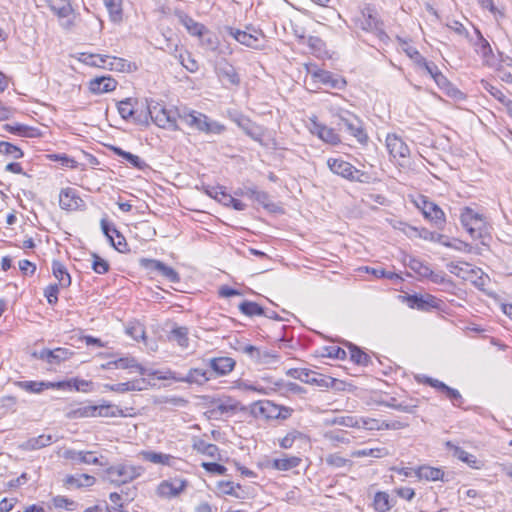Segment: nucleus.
<instances>
[{"label":"nucleus","instance_id":"obj_1","mask_svg":"<svg viewBox=\"0 0 512 512\" xmlns=\"http://www.w3.org/2000/svg\"><path fill=\"white\" fill-rule=\"evenodd\" d=\"M177 117L186 126L201 133L218 135L225 131L223 124L196 110L182 109L177 112Z\"/></svg>","mask_w":512,"mask_h":512},{"label":"nucleus","instance_id":"obj_2","mask_svg":"<svg viewBox=\"0 0 512 512\" xmlns=\"http://www.w3.org/2000/svg\"><path fill=\"white\" fill-rule=\"evenodd\" d=\"M144 113L147 118V125L149 119H151L160 128L178 130L177 112L167 109L162 103L152 99L146 100Z\"/></svg>","mask_w":512,"mask_h":512},{"label":"nucleus","instance_id":"obj_3","mask_svg":"<svg viewBox=\"0 0 512 512\" xmlns=\"http://www.w3.org/2000/svg\"><path fill=\"white\" fill-rule=\"evenodd\" d=\"M144 469L141 466L118 464L105 471L106 479L114 485L120 486L129 483L141 476Z\"/></svg>","mask_w":512,"mask_h":512},{"label":"nucleus","instance_id":"obj_4","mask_svg":"<svg viewBox=\"0 0 512 512\" xmlns=\"http://www.w3.org/2000/svg\"><path fill=\"white\" fill-rule=\"evenodd\" d=\"M144 107L145 103L133 98H126L117 105L118 112L124 120H130L136 125L147 126Z\"/></svg>","mask_w":512,"mask_h":512},{"label":"nucleus","instance_id":"obj_5","mask_svg":"<svg viewBox=\"0 0 512 512\" xmlns=\"http://www.w3.org/2000/svg\"><path fill=\"white\" fill-rule=\"evenodd\" d=\"M337 125L340 129L345 130L350 135L354 136L361 144L368 141V135L363 129L362 121L349 111H343L338 115Z\"/></svg>","mask_w":512,"mask_h":512},{"label":"nucleus","instance_id":"obj_6","mask_svg":"<svg viewBox=\"0 0 512 512\" xmlns=\"http://www.w3.org/2000/svg\"><path fill=\"white\" fill-rule=\"evenodd\" d=\"M159 379L173 380L176 382L204 385L206 382L213 379L212 373L208 370L201 368H191L186 375H182L175 371H167L164 376H160Z\"/></svg>","mask_w":512,"mask_h":512},{"label":"nucleus","instance_id":"obj_7","mask_svg":"<svg viewBox=\"0 0 512 512\" xmlns=\"http://www.w3.org/2000/svg\"><path fill=\"white\" fill-rule=\"evenodd\" d=\"M214 72L222 86L226 89L239 87L241 84V78L236 68L225 58L215 62Z\"/></svg>","mask_w":512,"mask_h":512},{"label":"nucleus","instance_id":"obj_8","mask_svg":"<svg viewBox=\"0 0 512 512\" xmlns=\"http://www.w3.org/2000/svg\"><path fill=\"white\" fill-rule=\"evenodd\" d=\"M327 166L334 174L349 181L363 182V177H367L365 172L355 168L342 158H328Z\"/></svg>","mask_w":512,"mask_h":512},{"label":"nucleus","instance_id":"obj_9","mask_svg":"<svg viewBox=\"0 0 512 512\" xmlns=\"http://www.w3.org/2000/svg\"><path fill=\"white\" fill-rule=\"evenodd\" d=\"M307 71L315 82L331 89L343 90L347 85L344 77L330 71L317 68L315 65L307 66Z\"/></svg>","mask_w":512,"mask_h":512},{"label":"nucleus","instance_id":"obj_10","mask_svg":"<svg viewBox=\"0 0 512 512\" xmlns=\"http://www.w3.org/2000/svg\"><path fill=\"white\" fill-rule=\"evenodd\" d=\"M416 206L421 209L423 216L437 229L442 230L445 227V213L436 203L429 201L425 196H421L416 202Z\"/></svg>","mask_w":512,"mask_h":512},{"label":"nucleus","instance_id":"obj_11","mask_svg":"<svg viewBox=\"0 0 512 512\" xmlns=\"http://www.w3.org/2000/svg\"><path fill=\"white\" fill-rule=\"evenodd\" d=\"M229 34L239 43L253 49H261L264 47V34L259 29L247 28L249 31H242L232 27L227 28Z\"/></svg>","mask_w":512,"mask_h":512},{"label":"nucleus","instance_id":"obj_12","mask_svg":"<svg viewBox=\"0 0 512 512\" xmlns=\"http://www.w3.org/2000/svg\"><path fill=\"white\" fill-rule=\"evenodd\" d=\"M460 221L473 239L482 237L484 220L482 215L474 212L471 208L465 207L461 213Z\"/></svg>","mask_w":512,"mask_h":512},{"label":"nucleus","instance_id":"obj_13","mask_svg":"<svg viewBox=\"0 0 512 512\" xmlns=\"http://www.w3.org/2000/svg\"><path fill=\"white\" fill-rule=\"evenodd\" d=\"M386 148L394 159H406L410 156V149L406 142L395 133H389L386 137Z\"/></svg>","mask_w":512,"mask_h":512},{"label":"nucleus","instance_id":"obj_14","mask_svg":"<svg viewBox=\"0 0 512 512\" xmlns=\"http://www.w3.org/2000/svg\"><path fill=\"white\" fill-rule=\"evenodd\" d=\"M187 487V481L182 479H174L173 481L164 480L156 489L159 497L171 499L181 494Z\"/></svg>","mask_w":512,"mask_h":512},{"label":"nucleus","instance_id":"obj_15","mask_svg":"<svg viewBox=\"0 0 512 512\" xmlns=\"http://www.w3.org/2000/svg\"><path fill=\"white\" fill-rule=\"evenodd\" d=\"M59 205L67 211H74L85 206L84 201L74 188H64L59 194Z\"/></svg>","mask_w":512,"mask_h":512},{"label":"nucleus","instance_id":"obj_16","mask_svg":"<svg viewBox=\"0 0 512 512\" xmlns=\"http://www.w3.org/2000/svg\"><path fill=\"white\" fill-rule=\"evenodd\" d=\"M33 355L49 364L57 365L69 359L73 355V352L67 348L58 347L53 350L42 349L38 353L35 352Z\"/></svg>","mask_w":512,"mask_h":512},{"label":"nucleus","instance_id":"obj_17","mask_svg":"<svg viewBox=\"0 0 512 512\" xmlns=\"http://www.w3.org/2000/svg\"><path fill=\"white\" fill-rule=\"evenodd\" d=\"M208 365L211 368L210 373L213 379L217 376H225L232 372L235 368L236 361L231 357H214L208 360Z\"/></svg>","mask_w":512,"mask_h":512},{"label":"nucleus","instance_id":"obj_18","mask_svg":"<svg viewBox=\"0 0 512 512\" xmlns=\"http://www.w3.org/2000/svg\"><path fill=\"white\" fill-rule=\"evenodd\" d=\"M14 385L28 393L39 394L45 389H57L63 387V383L49 381H15Z\"/></svg>","mask_w":512,"mask_h":512},{"label":"nucleus","instance_id":"obj_19","mask_svg":"<svg viewBox=\"0 0 512 512\" xmlns=\"http://www.w3.org/2000/svg\"><path fill=\"white\" fill-rule=\"evenodd\" d=\"M278 405L269 400L257 401L251 406V413L255 417H263L265 419H276L279 415Z\"/></svg>","mask_w":512,"mask_h":512},{"label":"nucleus","instance_id":"obj_20","mask_svg":"<svg viewBox=\"0 0 512 512\" xmlns=\"http://www.w3.org/2000/svg\"><path fill=\"white\" fill-rule=\"evenodd\" d=\"M360 26L363 30L369 32L383 33L382 23L377 18L374 10L370 7H367L362 11Z\"/></svg>","mask_w":512,"mask_h":512},{"label":"nucleus","instance_id":"obj_21","mask_svg":"<svg viewBox=\"0 0 512 512\" xmlns=\"http://www.w3.org/2000/svg\"><path fill=\"white\" fill-rule=\"evenodd\" d=\"M117 82L111 77H96L89 83V89L92 93L101 94L115 90Z\"/></svg>","mask_w":512,"mask_h":512},{"label":"nucleus","instance_id":"obj_22","mask_svg":"<svg viewBox=\"0 0 512 512\" xmlns=\"http://www.w3.org/2000/svg\"><path fill=\"white\" fill-rule=\"evenodd\" d=\"M110 150L117 156L123 158L125 161H127L132 167L138 169V170H145L149 168V165L141 159L139 156L132 154L130 152H127L123 150L120 147L117 146H111Z\"/></svg>","mask_w":512,"mask_h":512},{"label":"nucleus","instance_id":"obj_23","mask_svg":"<svg viewBox=\"0 0 512 512\" xmlns=\"http://www.w3.org/2000/svg\"><path fill=\"white\" fill-rule=\"evenodd\" d=\"M144 384V379H137L117 384H104V388L116 393H126L129 391H141Z\"/></svg>","mask_w":512,"mask_h":512},{"label":"nucleus","instance_id":"obj_24","mask_svg":"<svg viewBox=\"0 0 512 512\" xmlns=\"http://www.w3.org/2000/svg\"><path fill=\"white\" fill-rule=\"evenodd\" d=\"M407 301L411 308L419 310L437 307V298L432 295H427L426 297L417 294L409 295Z\"/></svg>","mask_w":512,"mask_h":512},{"label":"nucleus","instance_id":"obj_25","mask_svg":"<svg viewBox=\"0 0 512 512\" xmlns=\"http://www.w3.org/2000/svg\"><path fill=\"white\" fill-rule=\"evenodd\" d=\"M305 378H306V380H304L303 383L316 385L321 388L333 387L334 384L337 382V380L335 378H332L330 376H326L323 374H319L310 369L307 370V375Z\"/></svg>","mask_w":512,"mask_h":512},{"label":"nucleus","instance_id":"obj_26","mask_svg":"<svg viewBox=\"0 0 512 512\" xmlns=\"http://www.w3.org/2000/svg\"><path fill=\"white\" fill-rule=\"evenodd\" d=\"M466 272L467 275L463 276V279L466 281H470L474 286L479 289H484L488 281V276L484 274V272L477 267H472L470 264H466Z\"/></svg>","mask_w":512,"mask_h":512},{"label":"nucleus","instance_id":"obj_27","mask_svg":"<svg viewBox=\"0 0 512 512\" xmlns=\"http://www.w3.org/2000/svg\"><path fill=\"white\" fill-rule=\"evenodd\" d=\"M57 440L58 438L54 435L42 434L37 437H32L28 439L24 444V448L27 450H38L51 445Z\"/></svg>","mask_w":512,"mask_h":512},{"label":"nucleus","instance_id":"obj_28","mask_svg":"<svg viewBox=\"0 0 512 512\" xmlns=\"http://www.w3.org/2000/svg\"><path fill=\"white\" fill-rule=\"evenodd\" d=\"M52 273L54 277L58 280V285L62 288H67L71 285V276L68 273L64 264H62L58 260H53L52 262Z\"/></svg>","mask_w":512,"mask_h":512},{"label":"nucleus","instance_id":"obj_29","mask_svg":"<svg viewBox=\"0 0 512 512\" xmlns=\"http://www.w3.org/2000/svg\"><path fill=\"white\" fill-rule=\"evenodd\" d=\"M301 461V458L297 456H285L284 458L273 459L270 467L278 471H288L298 467Z\"/></svg>","mask_w":512,"mask_h":512},{"label":"nucleus","instance_id":"obj_30","mask_svg":"<svg viewBox=\"0 0 512 512\" xmlns=\"http://www.w3.org/2000/svg\"><path fill=\"white\" fill-rule=\"evenodd\" d=\"M415 475L419 479H425L427 481H438L444 480V471L440 468L421 466L415 471Z\"/></svg>","mask_w":512,"mask_h":512},{"label":"nucleus","instance_id":"obj_31","mask_svg":"<svg viewBox=\"0 0 512 512\" xmlns=\"http://www.w3.org/2000/svg\"><path fill=\"white\" fill-rule=\"evenodd\" d=\"M104 367L106 368H120V369H137L141 375L145 374L144 368L137 363L135 358L124 357L114 361L108 362Z\"/></svg>","mask_w":512,"mask_h":512},{"label":"nucleus","instance_id":"obj_32","mask_svg":"<svg viewBox=\"0 0 512 512\" xmlns=\"http://www.w3.org/2000/svg\"><path fill=\"white\" fill-rule=\"evenodd\" d=\"M49 8L60 18L69 16L73 9L69 0H44Z\"/></svg>","mask_w":512,"mask_h":512},{"label":"nucleus","instance_id":"obj_33","mask_svg":"<svg viewBox=\"0 0 512 512\" xmlns=\"http://www.w3.org/2000/svg\"><path fill=\"white\" fill-rule=\"evenodd\" d=\"M447 446L453 448V455L461 460L462 462H465L472 468L479 469L480 468V461L472 454L468 453L464 449L458 446H454L451 444V442H447Z\"/></svg>","mask_w":512,"mask_h":512},{"label":"nucleus","instance_id":"obj_34","mask_svg":"<svg viewBox=\"0 0 512 512\" xmlns=\"http://www.w3.org/2000/svg\"><path fill=\"white\" fill-rule=\"evenodd\" d=\"M394 505L387 492L379 491L374 495L373 507L377 512H388Z\"/></svg>","mask_w":512,"mask_h":512},{"label":"nucleus","instance_id":"obj_35","mask_svg":"<svg viewBox=\"0 0 512 512\" xmlns=\"http://www.w3.org/2000/svg\"><path fill=\"white\" fill-rule=\"evenodd\" d=\"M179 21L192 36L198 37L199 35L203 34V32H205L206 27L203 24L195 21L187 14H180Z\"/></svg>","mask_w":512,"mask_h":512},{"label":"nucleus","instance_id":"obj_36","mask_svg":"<svg viewBox=\"0 0 512 512\" xmlns=\"http://www.w3.org/2000/svg\"><path fill=\"white\" fill-rule=\"evenodd\" d=\"M125 414L121 408L114 404L103 403L96 405V417H124Z\"/></svg>","mask_w":512,"mask_h":512},{"label":"nucleus","instance_id":"obj_37","mask_svg":"<svg viewBox=\"0 0 512 512\" xmlns=\"http://www.w3.org/2000/svg\"><path fill=\"white\" fill-rule=\"evenodd\" d=\"M141 456L144 460L149 461L151 463L167 466H170L172 460L174 459V457L170 454L154 451H142Z\"/></svg>","mask_w":512,"mask_h":512},{"label":"nucleus","instance_id":"obj_38","mask_svg":"<svg viewBox=\"0 0 512 512\" xmlns=\"http://www.w3.org/2000/svg\"><path fill=\"white\" fill-rule=\"evenodd\" d=\"M192 447L197 452L211 458H216L219 454V448L215 444L208 443L200 438L194 439Z\"/></svg>","mask_w":512,"mask_h":512},{"label":"nucleus","instance_id":"obj_39","mask_svg":"<svg viewBox=\"0 0 512 512\" xmlns=\"http://www.w3.org/2000/svg\"><path fill=\"white\" fill-rule=\"evenodd\" d=\"M95 482V477L88 474H80L77 476L68 475L65 479V484L75 486L77 488L90 487L94 485Z\"/></svg>","mask_w":512,"mask_h":512},{"label":"nucleus","instance_id":"obj_40","mask_svg":"<svg viewBox=\"0 0 512 512\" xmlns=\"http://www.w3.org/2000/svg\"><path fill=\"white\" fill-rule=\"evenodd\" d=\"M111 21L119 23L123 18L122 0H103Z\"/></svg>","mask_w":512,"mask_h":512},{"label":"nucleus","instance_id":"obj_41","mask_svg":"<svg viewBox=\"0 0 512 512\" xmlns=\"http://www.w3.org/2000/svg\"><path fill=\"white\" fill-rule=\"evenodd\" d=\"M110 59L108 55H100V54H88L82 53L80 56V61L89 66L106 68L107 61Z\"/></svg>","mask_w":512,"mask_h":512},{"label":"nucleus","instance_id":"obj_42","mask_svg":"<svg viewBox=\"0 0 512 512\" xmlns=\"http://www.w3.org/2000/svg\"><path fill=\"white\" fill-rule=\"evenodd\" d=\"M239 310L242 314L253 317V316H263L265 311L263 307H261L258 303L244 300L239 304Z\"/></svg>","mask_w":512,"mask_h":512},{"label":"nucleus","instance_id":"obj_43","mask_svg":"<svg viewBox=\"0 0 512 512\" xmlns=\"http://www.w3.org/2000/svg\"><path fill=\"white\" fill-rule=\"evenodd\" d=\"M200 39V44L203 48L210 50V51H216L219 47V39L218 37L209 32L207 28H205V32L203 34L198 36Z\"/></svg>","mask_w":512,"mask_h":512},{"label":"nucleus","instance_id":"obj_44","mask_svg":"<svg viewBox=\"0 0 512 512\" xmlns=\"http://www.w3.org/2000/svg\"><path fill=\"white\" fill-rule=\"evenodd\" d=\"M349 351H350V359L358 364V365H363V366H367L371 359H370V356L368 354H366L364 351H362L358 346L354 345V344H350L349 345Z\"/></svg>","mask_w":512,"mask_h":512},{"label":"nucleus","instance_id":"obj_45","mask_svg":"<svg viewBox=\"0 0 512 512\" xmlns=\"http://www.w3.org/2000/svg\"><path fill=\"white\" fill-rule=\"evenodd\" d=\"M58 383H63L64 386L57 387V389H63V390L64 389H68V390L75 389L76 391H81V392H87L88 387L91 385L90 381L78 379V378L70 379L67 381H59Z\"/></svg>","mask_w":512,"mask_h":512},{"label":"nucleus","instance_id":"obj_46","mask_svg":"<svg viewBox=\"0 0 512 512\" xmlns=\"http://www.w3.org/2000/svg\"><path fill=\"white\" fill-rule=\"evenodd\" d=\"M389 454L386 448H370V449H361L356 450L351 453V457L360 458V457H374V458H382Z\"/></svg>","mask_w":512,"mask_h":512},{"label":"nucleus","instance_id":"obj_47","mask_svg":"<svg viewBox=\"0 0 512 512\" xmlns=\"http://www.w3.org/2000/svg\"><path fill=\"white\" fill-rule=\"evenodd\" d=\"M170 339L176 341L182 348L189 345L188 329L186 327H176L170 333Z\"/></svg>","mask_w":512,"mask_h":512},{"label":"nucleus","instance_id":"obj_48","mask_svg":"<svg viewBox=\"0 0 512 512\" xmlns=\"http://www.w3.org/2000/svg\"><path fill=\"white\" fill-rule=\"evenodd\" d=\"M408 266L412 271H414L422 278H427V276L431 274V268L419 259L411 258L409 260Z\"/></svg>","mask_w":512,"mask_h":512},{"label":"nucleus","instance_id":"obj_49","mask_svg":"<svg viewBox=\"0 0 512 512\" xmlns=\"http://www.w3.org/2000/svg\"><path fill=\"white\" fill-rule=\"evenodd\" d=\"M477 35L478 40L475 43V51L484 59H488V57L492 54V48L489 42L482 36V34L478 30Z\"/></svg>","mask_w":512,"mask_h":512},{"label":"nucleus","instance_id":"obj_50","mask_svg":"<svg viewBox=\"0 0 512 512\" xmlns=\"http://www.w3.org/2000/svg\"><path fill=\"white\" fill-rule=\"evenodd\" d=\"M0 153L11 156L14 159H20L24 155L19 147L6 141H0Z\"/></svg>","mask_w":512,"mask_h":512},{"label":"nucleus","instance_id":"obj_51","mask_svg":"<svg viewBox=\"0 0 512 512\" xmlns=\"http://www.w3.org/2000/svg\"><path fill=\"white\" fill-rule=\"evenodd\" d=\"M92 256V269L95 273L97 274H105L109 271L110 269V265L108 263V261H106L105 259L101 258L99 255H97L96 253H92L91 254Z\"/></svg>","mask_w":512,"mask_h":512},{"label":"nucleus","instance_id":"obj_52","mask_svg":"<svg viewBox=\"0 0 512 512\" xmlns=\"http://www.w3.org/2000/svg\"><path fill=\"white\" fill-rule=\"evenodd\" d=\"M325 462L327 465L334 468H342L347 465H352V462L349 459H346L337 453L327 455V457L325 458Z\"/></svg>","mask_w":512,"mask_h":512},{"label":"nucleus","instance_id":"obj_53","mask_svg":"<svg viewBox=\"0 0 512 512\" xmlns=\"http://www.w3.org/2000/svg\"><path fill=\"white\" fill-rule=\"evenodd\" d=\"M106 65L107 69L119 72H124L128 70V68L130 67V64L125 59L111 56L110 59L107 61Z\"/></svg>","mask_w":512,"mask_h":512},{"label":"nucleus","instance_id":"obj_54","mask_svg":"<svg viewBox=\"0 0 512 512\" xmlns=\"http://www.w3.org/2000/svg\"><path fill=\"white\" fill-rule=\"evenodd\" d=\"M126 333L131 336L134 340L139 341L145 339V329L141 323H130L126 327Z\"/></svg>","mask_w":512,"mask_h":512},{"label":"nucleus","instance_id":"obj_55","mask_svg":"<svg viewBox=\"0 0 512 512\" xmlns=\"http://www.w3.org/2000/svg\"><path fill=\"white\" fill-rule=\"evenodd\" d=\"M480 84H481L482 88L485 91H487L490 95H492L495 99L499 100L502 103H504L506 101L505 94L498 87L492 85L490 82H488L487 80H484V79L481 80Z\"/></svg>","mask_w":512,"mask_h":512},{"label":"nucleus","instance_id":"obj_56","mask_svg":"<svg viewBox=\"0 0 512 512\" xmlns=\"http://www.w3.org/2000/svg\"><path fill=\"white\" fill-rule=\"evenodd\" d=\"M325 437L334 444H337V443L348 444L351 441L349 438L348 432H346L344 430L328 432V433H326Z\"/></svg>","mask_w":512,"mask_h":512},{"label":"nucleus","instance_id":"obj_57","mask_svg":"<svg viewBox=\"0 0 512 512\" xmlns=\"http://www.w3.org/2000/svg\"><path fill=\"white\" fill-rule=\"evenodd\" d=\"M279 355L276 352L263 350L258 365L272 367L279 362Z\"/></svg>","mask_w":512,"mask_h":512},{"label":"nucleus","instance_id":"obj_58","mask_svg":"<svg viewBox=\"0 0 512 512\" xmlns=\"http://www.w3.org/2000/svg\"><path fill=\"white\" fill-rule=\"evenodd\" d=\"M139 264L142 268L146 269L150 273H159L163 262L156 259L141 258Z\"/></svg>","mask_w":512,"mask_h":512},{"label":"nucleus","instance_id":"obj_59","mask_svg":"<svg viewBox=\"0 0 512 512\" xmlns=\"http://www.w3.org/2000/svg\"><path fill=\"white\" fill-rule=\"evenodd\" d=\"M113 233L116 235V240L112 237L110 244L120 253L129 251L125 237L117 229H113Z\"/></svg>","mask_w":512,"mask_h":512},{"label":"nucleus","instance_id":"obj_60","mask_svg":"<svg viewBox=\"0 0 512 512\" xmlns=\"http://www.w3.org/2000/svg\"><path fill=\"white\" fill-rule=\"evenodd\" d=\"M53 504L56 508H62L68 511H74L77 507V503L74 500L60 495L53 498Z\"/></svg>","mask_w":512,"mask_h":512},{"label":"nucleus","instance_id":"obj_61","mask_svg":"<svg viewBox=\"0 0 512 512\" xmlns=\"http://www.w3.org/2000/svg\"><path fill=\"white\" fill-rule=\"evenodd\" d=\"M3 128L12 133V134H15V135H19V136H30L29 132L32 131V128L27 126V125H23V124H5L3 126Z\"/></svg>","mask_w":512,"mask_h":512},{"label":"nucleus","instance_id":"obj_62","mask_svg":"<svg viewBox=\"0 0 512 512\" xmlns=\"http://www.w3.org/2000/svg\"><path fill=\"white\" fill-rule=\"evenodd\" d=\"M274 385L277 387V388H285L286 392H290V393H293V394H303V393H306V390L305 388H303L302 386L298 385L297 383H294V382H288V383H284L283 380H277L274 382Z\"/></svg>","mask_w":512,"mask_h":512},{"label":"nucleus","instance_id":"obj_63","mask_svg":"<svg viewBox=\"0 0 512 512\" xmlns=\"http://www.w3.org/2000/svg\"><path fill=\"white\" fill-rule=\"evenodd\" d=\"M48 158L53 161H59L63 167H77V161L66 154H50L48 155Z\"/></svg>","mask_w":512,"mask_h":512},{"label":"nucleus","instance_id":"obj_64","mask_svg":"<svg viewBox=\"0 0 512 512\" xmlns=\"http://www.w3.org/2000/svg\"><path fill=\"white\" fill-rule=\"evenodd\" d=\"M158 274L172 283H178L180 281L178 272L172 267L167 266L165 263H163Z\"/></svg>","mask_w":512,"mask_h":512}]
</instances>
